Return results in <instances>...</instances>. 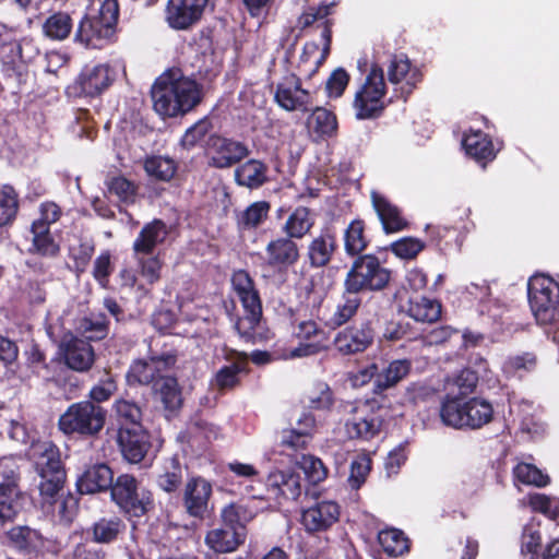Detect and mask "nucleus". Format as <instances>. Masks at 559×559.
Instances as JSON below:
<instances>
[{
	"label": "nucleus",
	"instance_id": "nucleus-1",
	"mask_svg": "<svg viewBox=\"0 0 559 559\" xmlns=\"http://www.w3.org/2000/svg\"><path fill=\"white\" fill-rule=\"evenodd\" d=\"M154 110L162 117H176L193 109L201 102L198 83L179 69L160 74L151 90Z\"/></svg>",
	"mask_w": 559,
	"mask_h": 559
},
{
	"label": "nucleus",
	"instance_id": "nucleus-2",
	"mask_svg": "<svg viewBox=\"0 0 559 559\" xmlns=\"http://www.w3.org/2000/svg\"><path fill=\"white\" fill-rule=\"evenodd\" d=\"M391 272L381 265L373 254L357 257L344 278V287L348 292H377L389 284Z\"/></svg>",
	"mask_w": 559,
	"mask_h": 559
},
{
	"label": "nucleus",
	"instance_id": "nucleus-3",
	"mask_svg": "<svg viewBox=\"0 0 559 559\" xmlns=\"http://www.w3.org/2000/svg\"><path fill=\"white\" fill-rule=\"evenodd\" d=\"M106 411L91 401L71 404L59 417L58 427L64 435L95 436L105 425Z\"/></svg>",
	"mask_w": 559,
	"mask_h": 559
},
{
	"label": "nucleus",
	"instance_id": "nucleus-4",
	"mask_svg": "<svg viewBox=\"0 0 559 559\" xmlns=\"http://www.w3.org/2000/svg\"><path fill=\"white\" fill-rule=\"evenodd\" d=\"M31 456L40 477V495L53 497L62 488L66 478L58 449L49 442L36 443L32 447Z\"/></svg>",
	"mask_w": 559,
	"mask_h": 559
},
{
	"label": "nucleus",
	"instance_id": "nucleus-5",
	"mask_svg": "<svg viewBox=\"0 0 559 559\" xmlns=\"http://www.w3.org/2000/svg\"><path fill=\"white\" fill-rule=\"evenodd\" d=\"M118 14V2L105 0L97 15L82 19L75 33V40L90 48L103 47L114 34Z\"/></svg>",
	"mask_w": 559,
	"mask_h": 559
},
{
	"label": "nucleus",
	"instance_id": "nucleus-6",
	"mask_svg": "<svg viewBox=\"0 0 559 559\" xmlns=\"http://www.w3.org/2000/svg\"><path fill=\"white\" fill-rule=\"evenodd\" d=\"M392 100H385V82L383 69L373 64L364 84L356 92L353 107L357 119H372L381 115Z\"/></svg>",
	"mask_w": 559,
	"mask_h": 559
},
{
	"label": "nucleus",
	"instance_id": "nucleus-7",
	"mask_svg": "<svg viewBox=\"0 0 559 559\" xmlns=\"http://www.w3.org/2000/svg\"><path fill=\"white\" fill-rule=\"evenodd\" d=\"M558 284L545 275H534L527 283L528 300L537 322L542 325H554L559 311L557 308L559 293Z\"/></svg>",
	"mask_w": 559,
	"mask_h": 559
},
{
	"label": "nucleus",
	"instance_id": "nucleus-8",
	"mask_svg": "<svg viewBox=\"0 0 559 559\" xmlns=\"http://www.w3.org/2000/svg\"><path fill=\"white\" fill-rule=\"evenodd\" d=\"M111 500L126 513L142 516L153 507L150 490L140 489L133 475L120 474L110 487Z\"/></svg>",
	"mask_w": 559,
	"mask_h": 559
},
{
	"label": "nucleus",
	"instance_id": "nucleus-9",
	"mask_svg": "<svg viewBox=\"0 0 559 559\" xmlns=\"http://www.w3.org/2000/svg\"><path fill=\"white\" fill-rule=\"evenodd\" d=\"M176 361L177 358L171 353L135 360L127 373L128 383L131 385H152L153 389L159 377H166L164 372L175 366Z\"/></svg>",
	"mask_w": 559,
	"mask_h": 559
},
{
	"label": "nucleus",
	"instance_id": "nucleus-10",
	"mask_svg": "<svg viewBox=\"0 0 559 559\" xmlns=\"http://www.w3.org/2000/svg\"><path fill=\"white\" fill-rule=\"evenodd\" d=\"M389 82L395 86L396 97L404 100L421 81V73L405 56H393L386 67Z\"/></svg>",
	"mask_w": 559,
	"mask_h": 559
},
{
	"label": "nucleus",
	"instance_id": "nucleus-11",
	"mask_svg": "<svg viewBox=\"0 0 559 559\" xmlns=\"http://www.w3.org/2000/svg\"><path fill=\"white\" fill-rule=\"evenodd\" d=\"M207 3L209 0H168L165 21L173 29H188L201 19Z\"/></svg>",
	"mask_w": 559,
	"mask_h": 559
},
{
	"label": "nucleus",
	"instance_id": "nucleus-12",
	"mask_svg": "<svg viewBox=\"0 0 559 559\" xmlns=\"http://www.w3.org/2000/svg\"><path fill=\"white\" fill-rule=\"evenodd\" d=\"M118 445L123 459L130 464H139L151 450L150 435L142 426L120 427Z\"/></svg>",
	"mask_w": 559,
	"mask_h": 559
},
{
	"label": "nucleus",
	"instance_id": "nucleus-13",
	"mask_svg": "<svg viewBox=\"0 0 559 559\" xmlns=\"http://www.w3.org/2000/svg\"><path fill=\"white\" fill-rule=\"evenodd\" d=\"M212 485L202 477L188 479L182 492V502L186 512L197 519H204L210 512Z\"/></svg>",
	"mask_w": 559,
	"mask_h": 559
},
{
	"label": "nucleus",
	"instance_id": "nucleus-14",
	"mask_svg": "<svg viewBox=\"0 0 559 559\" xmlns=\"http://www.w3.org/2000/svg\"><path fill=\"white\" fill-rule=\"evenodd\" d=\"M207 146L211 165L216 168L231 167L249 154V150L243 143L218 135H212Z\"/></svg>",
	"mask_w": 559,
	"mask_h": 559
},
{
	"label": "nucleus",
	"instance_id": "nucleus-15",
	"mask_svg": "<svg viewBox=\"0 0 559 559\" xmlns=\"http://www.w3.org/2000/svg\"><path fill=\"white\" fill-rule=\"evenodd\" d=\"M274 98L286 111H307L312 104L309 92L301 88L300 80L295 75L286 76L277 85Z\"/></svg>",
	"mask_w": 559,
	"mask_h": 559
},
{
	"label": "nucleus",
	"instance_id": "nucleus-16",
	"mask_svg": "<svg viewBox=\"0 0 559 559\" xmlns=\"http://www.w3.org/2000/svg\"><path fill=\"white\" fill-rule=\"evenodd\" d=\"M372 341V329L368 323H361L340 331L334 337V346L342 355H354L368 348Z\"/></svg>",
	"mask_w": 559,
	"mask_h": 559
},
{
	"label": "nucleus",
	"instance_id": "nucleus-17",
	"mask_svg": "<svg viewBox=\"0 0 559 559\" xmlns=\"http://www.w3.org/2000/svg\"><path fill=\"white\" fill-rule=\"evenodd\" d=\"M60 349L66 365L75 371H86L94 362V350L91 344L72 334L63 336Z\"/></svg>",
	"mask_w": 559,
	"mask_h": 559
},
{
	"label": "nucleus",
	"instance_id": "nucleus-18",
	"mask_svg": "<svg viewBox=\"0 0 559 559\" xmlns=\"http://www.w3.org/2000/svg\"><path fill=\"white\" fill-rule=\"evenodd\" d=\"M111 83L109 68L105 64L85 67L70 87L78 95L97 96Z\"/></svg>",
	"mask_w": 559,
	"mask_h": 559
},
{
	"label": "nucleus",
	"instance_id": "nucleus-19",
	"mask_svg": "<svg viewBox=\"0 0 559 559\" xmlns=\"http://www.w3.org/2000/svg\"><path fill=\"white\" fill-rule=\"evenodd\" d=\"M353 416L346 420L345 427L350 438L370 439L374 437L381 426L378 416L369 412L367 404L349 405Z\"/></svg>",
	"mask_w": 559,
	"mask_h": 559
},
{
	"label": "nucleus",
	"instance_id": "nucleus-20",
	"mask_svg": "<svg viewBox=\"0 0 559 559\" xmlns=\"http://www.w3.org/2000/svg\"><path fill=\"white\" fill-rule=\"evenodd\" d=\"M340 516L336 502L324 500L304 510L301 523L308 532H320L333 525Z\"/></svg>",
	"mask_w": 559,
	"mask_h": 559
},
{
	"label": "nucleus",
	"instance_id": "nucleus-21",
	"mask_svg": "<svg viewBox=\"0 0 559 559\" xmlns=\"http://www.w3.org/2000/svg\"><path fill=\"white\" fill-rule=\"evenodd\" d=\"M337 249L335 234L331 229H323L313 237L307 246V258L312 267L328 265Z\"/></svg>",
	"mask_w": 559,
	"mask_h": 559
},
{
	"label": "nucleus",
	"instance_id": "nucleus-22",
	"mask_svg": "<svg viewBox=\"0 0 559 559\" xmlns=\"http://www.w3.org/2000/svg\"><path fill=\"white\" fill-rule=\"evenodd\" d=\"M24 496L15 476L5 478L0 484V521H13L22 510Z\"/></svg>",
	"mask_w": 559,
	"mask_h": 559
},
{
	"label": "nucleus",
	"instance_id": "nucleus-23",
	"mask_svg": "<svg viewBox=\"0 0 559 559\" xmlns=\"http://www.w3.org/2000/svg\"><path fill=\"white\" fill-rule=\"evenodd\" d=\"M266 261L273 267H288L299 259V249L294 239L278 237L271 240L266 248Z\"/></svg>",
	"mask_w": 559,
	"mask_h": 559
},
{
	"label": "nucleus",
	"instance_id": "nucleus-24",
	"mask_svg": "<svg viewBox=\"0 0 559 559\" xmlns=\"http://www.w3.org/2000/svg\"><path fill=\"white\" fill-rule=\"evenodd\" d=\"M266 487L276 497L296 500L302 490L300 476L293 471H272L266 478Z\"/></svg>",
	"mask_w": 559,
	"mask_h": 559
},
{
	"label": "nucleus",
	"instance_id": "nucleus-25",
	"mask_svg": "<svg viewBox=\"0 0 559 559\" xmlns=\"http://www.w3.org/2000/svg\"><path fill=\"white\" fill-rule=\"evenodd\" d=\"M127 530L124 521L118 515H104L97 519L87 530V534L96 544L115 543Z\"/></svg>",
	"mask_w": 559,
	"mask_h": 559
},
{
	"label": "nucleus",
	"instance_id": "nucleus-26",
	"mask_svg": "<svg viewBox=\"0 0 559 559\" xmlns=\"http://www.w3.org/2000/svg\"><path fill=\"white\" fill-rule=\"evenodd\" d=\"M168 235L166 224L160 219H154L145 224L133 242L135 254H151L153 250L163 243Z\"/></svg>",
	"mask_w": 559,
	"mask_h": 559
},
{
	"label": "nucleus",
	"instance_id": "nucleus-27",
	"mask_svg": "<svg viewBox=\"0 0 559 559\" xmlns=\"http://www.w3.org/2000/svg\"><path fill=\"white\" fill-rule=\"evenodd\" d=\"M114 474L106 464H96L87 468L78 480L81 493H95L110 489Z\"/></svg>",
	"mask_w": 559,
	"mask_h": 559
},
{
	"label": "nucleus",
	"instance_id": "nucleus-28",
	"mask_svg": "<svg viewBox=\"0 0 559 559\" xmlns=\"http://www.w3.org/2000/svg\"><path fill=\"white\" fill-rule=\"evenodd\" d=\"M152 392L154 399L163 405L166 412L174 413L182 405L181 390L177 379L174 377H159Z\"/></svg>",
	"mask_w": 559,
	"mask_h": 559
},
{
	"label": "nucleus",
	"instance_id": "nucleus-29",
	"mask_svg": "<svg viewBox=\"0 0 559 559\" xmlns=\"http://www.w3.org/2000/svg\"><path fill=\"white\" fill-rule=\"evenodd\" d=\"M371 201L385 233H396L407 226L406 221L401 216L400 210L383 195L372 192Z\"/></svg>",
	"mask_w": 559,
	"mask_h": 559
},
{
	"label": "nucleus",
	"instance_id": "nucleus-30",
	"mask_svg": "<svg viewBox=\"0 0 559 559\" xmlns=\"http://www.w3.org/2000/svg\"><path fill=\"white\" fill-rule=\"evenodd\" d=\"M316 224V214L306 206H297L286 218L282 230L292 239H301Z\"/></svg>",
	"mask_w": 559,
	"mask_h": 559
},
{
	"label": "nucleus",
	"instance_id": "nucleus-31",
	"mask_svg": "<svg viewBox=\"0 0 559 559\" xmlns=\"http://www.w3.org/2000/svg\"><path fill=\"white\" fill-rule=\"evenodd\" d=\"M246 533L227 527L214 528L205 536L206 545L215 552H231L243 543Z\"/></svg>",
	"mask_w": 559,
	"mask_h": 559
},
{
	"label": "nucleus",
	"instance_id": "nucleus-32",
	"mask_svg": "<svg viewBox=\"0 0 559 559\" xmlns=\"http://www.w3.org/2000/svg\"><path fill=\"white\" fill-rule=\"evenodd\" d=\"M369 243L362 219H353L343 231L344 251L349 257L360 255Z\"/></svg>",
	"mask_w": 559,
	"mask_h": 559
},
{
	"label": "nucleus",
	"instance_id": "nucleus-33",
	"mask_svg": "<svg viewBox=\"0 0 559 559\" xmlns=\"http://www.w3.org/2000/svg\"><path fill=\"white\" fill-rule=\"evenodd\" d=\"M407 314L418 322H435L440 318L441 305L432 299L415 296L409 297Z\"/></svg>",
	"mask_w": 559,
	"mask_h": 559
},
{
	"label": "nucleus",
	"instance_id": "nucleus-34",
	"mask_svg": "<svg viewBox=\"0 0 559 559\" xmlns=\"http://www.w3.org/2000/svg\"><path fill=\"white\" fill-rule=\"evenodd\" d=\"M361 305V297L356 292H348L344 287L341 301L336 305L329 323L333 326H341L348 322Z\"/></svg>",
	"mask_w": 559,
	"mask_h": 559
},
{
	"label": "nucleus",
	"instance_id": "nucleus-35",
	"mask_svg": "<svg viewBox=\"0 0 559 559\" xmlns=\"http://www.w3.org/2000/svg\"><path fill=\"white\" fill-rule=\"evenodd\" d=\"M235 179L239 186L258 188L266 180V166L257 159H250L235 170Z\"/></svg>",
	"mask_w": 559,
	"mask_h": 559
},
{
	"label": "nucleus",
	"instance_id": "nucleus-36",
	"mask_svg": "<svg viewBox=\"0 0 559 559\" xmlns=\"http://www.w3.org/2000/svg\"><path fill=\"white\" fill-rule=\"evenodd\" d=\"M465 401L459 396H445L440 407V418L449 427L465 428Z\"/></svg>",
	"mask_w": 559,
	"mask_h": 559
},
{
	"label": "nucleus",
	"instance_id": "nucleus-37",
	"mask_svg": "<svg viewBox=\"0 0 559 559\" xmlns=\"http://www.w3.org/2000/svg\"><path fill=\"white\" fill-rule=\"evenodd\" d=\"M465 428L472 429H477L488 424L493 414L491 404L477 397L465 401Z\"/></svg>",
	"mask_w": 559,
	"mask_h": 559
},
{
	"label": "nucleus",
	"instance_id": "nucleus-38",
	"mask_svg": "<svg viewBox=\"0 0 559 559\" xmlns=\"http://www.w3.org/2000/svg\"><path fill=\"white\" fill-rule=\"evenodd\" d=\"M231 284L242 307L261 306L259 294L254 288L251 277L246 271L239 270L234 272L231 276Z\"/></svg>",
	"mask_w": 559,
	"mask_h": 559
},
{
	"label": "nucleus",
	"instance_id": "nucleus-39",
	"mask_svg": "<svg viewBox=\"0 0 559 559\" xmlns=\"http://www.w3.org/2000/svg\"><path fill=\"white\" fill-rule=\"evenodd\" d=\"M307 128L319 138L331 136L337 128L336 117L328 109L317 107L307 119Z\"/></svg>",
	"mask_w": 559,
	"mask_h": 559
},
{
	"label": "nucleus",
	"instance_id": "nucleus-40",
	"mask_svg": "<svg viewBox=\"0 0 559 559\" xmlns=\"http://www.w3.org/2000/svg\"><path fill=\"white\" fill-rule=\"evenodd\" d=\"M411 370V361L397 359L391 361L376 378V386L380 391L394 386L404 379Z\"/></svg>",
	"mask_w": 559,
	"mask_h": 559
},
{
	"label": "nucleus",
	"instance_id": "nucleus-41",
	"mask_svg": "<svg viewBox=\"0 0 559 559\" xmlns=\"http://www.w3.org/2000/svg\"><path fill=\"white\" fill-rule=\"evenodd\" d=\"M7 535L11 546L21 551H33L41 542L39 533L29 526H14Z\"/></svg>",
	"mask_w": 559,
	"mask_h": 559
},
{
	"label": "nucleus",
	"instance_id": "nucleus-42",
	"mask_svg": "<svg viewBox=\"0 0 559 559\" xmlns=\"http://www.w3.org/2000/svg\"><path fill=\"white\" fill-rule=\"evenodd\" d=\"M466 153L477 160H488L495 157L493 146L481 132L466 134L463 139Z\"/></svg>",
	"mask_w": 559,
	"mask_h": 559
},
{
	"label": "nucleus",
	"instance_id": "nucleus-43",
	"mask_svg": "<svg viewBox=\"0 0 559 559\" xmlns=\"http://www.w3.org/2000/svg\"><path fill=\"white\" fill-rule=\"evenodd\" d=\"M243 314L238 318L235 328L239 335L246 341H254L255 330L262 317V306L242 307Z\"/></svg>",
	"mask_w": 559,
	"mask_h": 559
},
{
	"label": "nucleus",
	"instance_id": "nucleus-44",
	"mask_svg": "<svg viewBox=\"0 0 559 559\" xmlns=\"http://www.w3.org/2000/svg\"><path fill=\"white\" fill-rule=\"evenodd\" d=\"M145 173L160 181H169L177 171L176 162L166 156H151L144 162Z\"/></svg>",
	"mask_w": 559,
	"mask_h": 559
},
{
	"label": "nucleus",
	"instance_id": "nucleus-45",
	"mask_svg": "<svg viewBox=\"0 0 559 559\" xmlns=\"http://www.w3.org/2000/svg\"><path fill=\"white\" fill-rule=\"evenodd\" d=\"M43 29L47 37L63 40L71 33L72 20L66 12H56L45 21Z\"/></svg>",
	"mask_w": 559,
	"mask_h": 559
},
{
	"label": "nucleus",
	"instance_id": "nucleus-46",
	"mask_svg": "<svg viewBox=\"0 0 559 559\" xmlns=\"http://www.w3.org/2000/svg\"><path fill=\"white\" fill-rule=\"evenodd\" d=\"M378 540L383 550L390 556H401L408 550V539L403 532L395 528L381 531Z\"/></svg>",
	"mask_w": 559,
	"mask_h": 559
},
{
	"label": "nucleus",
	"instance_id": "nucleus-47",
	"mask_svg": "<svg viewBox=\"0 0 559 559\" xmlns=\"http://www.w3.org/2000/svg\"><path fill=\"white\" fill-rule=\"evenodd\" d=\"M515 479L527 486L545 487L549 484V476L536 465L521 462L513 468Z\"/></svg>",
	"mask_w": 559,
	"mask_h": 559
},
{
	"label": "nucleus",
	"instance_id": "nucleus-48",
	"mask_svg": "<svg viewBox=\"0 0 559 559\" xmlns=\"http://www.w3.org/2000/svg\"><path fill=\"white\" fill-rule=\"evenodd\" d=\"M477 381L478 378L474 371L464 369L460 371L453 379L448 381L447 389L449 392L447 396H459L463 399L474 391Z\"/></svg>",
	"mask_w": 559,
	"mask_h": 559
},
{
	"label": "nucleus",
	"instance_id": "nucleus-49",
	"mask_svg": "<svg viewBox=\"0 0 559 559\" xmlns=\"http://www.w3.org/2000/svg\"><path fill=\"white\" fill-rule=\"evenodd\" d=\"M305 400L309 408L318 411H328L334 404L332 390L323 382L312 385L307 391Z\"/></svg>",
	"mask_w": 559,
	"mask_h": 559
},
{
	"label": "nucleus",
	"instance_id": "nucleus-50",
	"mask_svg": "<svg viewBox=\"0 0 559 559\" xmlns=\"http://www.w3.org/2000/svg\"><path fill=\"white\" fill-rule=\"evenodd\" d=\"M270 204L265 201H258L250 204L238 217V225L241 229H252L261 225L267 217Z\"/></svg>",
	"mask_w": 559,
	"mask_h": 559
},
{
	"label": "nucleus",
	"instance_id": "nucleus-51",
	"mask_svg": "<svg viewBox=\"0 0 559 559\" xmlns=\"http://www.w3.org/2000/svg\"><path fill=\"white\" fill-rule=\"evenodd\" d=\"M33 246L36 252L43 255H55L59 248L49 235V227L45 223H33Z\"/></svg>",
	"mask_w": 559,
	"mask_h": 559
},
{
	"label": "nucleus",
	"instance_id": "nucleus-52",
	"mask_svg": "<svg viewBox=\"0 0 559 559\" xmlns=\"http://www.w3.org/2000/svg\"><path fill=\"white\" fill-rule=\"evenodd\" d=\"M17 197L14 189L3 186L0 189V226L10 224L17 213Z\"/></svg>",
	"mask_w": 559,
	"mask_h": 559
},
{
	"label": "nucleus",
	"instance_id": "nucleus-53",
	"mask_svg": "<svg viewBox=\"0 0 559 559\" xmlns=\"http://www.w3.org/2000/svg\"><path fill=\"white\" fill-rule=\"evenodd\" d=\"M114 409L122 425L141 426L142 411L136 403L120 399L115 402Z\"/></svg>",
	"mask_w": 559,
	"mask_h": 559
},
{
	"label": "nucleus",
	"instance_id": "nucleus-54",
	"mask_svg": "<svg viewBox=\"0 0 559 559\" xmlns=\"http://www.w3.org/2000/svg\"><path fill=\"white\" fill-rule=\"evenodd\" d=\"M242 370L241 364L234 362L229 366H225L221 368L215 378L212 380V386L216 388L219 391L230 390L235 388L238 382V373Z\"/></svg>",
	"mask_w": 559,
	"mask_h": 559
},
{
	"label": "nucleus",
	"instance_id": "nucleus-55",
	"mask_svg": "<svg viewBox=\"0 0 559 559\" xmlns=\"http://www.w3.org/2000/svg\"><path fill=\"white\" fill-rule=\"evenodd\" d=\"M297 464L312 484H318L326 478L328 469L322 461L316 456L302 455Z\"/></svg>",
	"mask_w": 559,
	"mask_h": 559
},
{
	"label": "nucleus",
	"instance_id": "nucleus-56",
	"mask_svg": "<svg viewBox=\"0 0 559 559\" xmlns=\"http://www.w3.org/2000/svg\"><path fill=\"white\" fill-rule=\"evenodd\" d=\"M425 243L413 237L401 238L391 243V251L399 258L411 260L417 257V254L424 249Z\"/></svg>",
	"mask_w": 559,
	"mask_h": 559
},
{
	"label": "nucleus",
	"instance_id": "nucleus-57",
	"mask_svg": "<svg viewBox=\"0 0 559 559\" xmlns=\"http://www.w3.org/2000/svg\"><path fill=\"white\" fill-rule=\"evenodd\" d=\"M136 263L141 277L147 285L152 286L160 278L163 263L158 257L138 258Z\"/></svg>",
	"mask_w": 559,
	"mask_h": 559
},
{
	"label": "nucleus",
	"instance_id": "nucleus-58",
	"mask_svg": "<svg viewBox=\"0 0 559 559\" xmlns=\"http://www.w3.org/2000/svg\"><path fill=\"white\" fill-rule=\"evenodd\" d=\"M371 468V461L367 456H359L350 464L348 483L353 489H358L365 483Z\"/></svg>",
	"mask_w": 559,
	"mask_h": 559
},
{
	"label": "nucleus",
	"instance_id": "nucleus-59",
	"mask_svg": "<svg viewBox=\"0 0 559 559\" xmlns=\"http://www.w3.org/2000/svg\"><path fill=\"white\" fill-rule=\"evenodd\" d=\"M108 191L123 202H131L135 195L134 185L124 177H114L107 182Z\"/></svg>",
	"mask_w": 559,
	"mask_h": 559
},
{
	"label": "nucleus",
	"instance_id": "nucleus-60",
	"mask_svg": "<svg viewBox=\"0 0 559 559\" xmlns=\"http://www.w3.org/2000/svg\"><path fill=\"white\" fill-rule=\"evenodd\" d=\"M116 391V380L114 377L106 373L105 377L91 389L88 396L93 402L102 403L109 400Z\"/></svg>",
	"mask_w": 559,
	"mask_h": 559
},
{
	"label": "nucleus",
	"instance_id": "nucleus-61",
	"mask_svg": "<svg viewBox=\"0 0 559 559\" xmlns=\"http://www.w3.org/2000/svg\"><path fill=\"white\" fill-rule=\"evenodd\" d=\"M225 527L233 530H241L245 532L242 522L246 519V510L243 507L235 503L226 506L221 513Z\"/></svg>",
	"mask_w": 559,
	"mask_h": 559
},
{
	"label": "nucleus",
	"instance_id": "nucleus-62",
	"mask_svg": "<svg viewBox=\"0 0 559 559\" xmlns=\"http://www.w3.org/2000/svg\"><path fill=\"white\" fill-rule=\"evenodd\" d=\"M80 330L90 340H102L107 335V323L103 317L84 318L80 322Z\"/></svg>",
	"mask_w": 559,
	"mask_h": 559
},
{
	"label": "nucleus",
	"instance_id": "nucleus-63",
	"mask_svg": "<svg viewBox=\"0 0 559 559\" xmlns=\"http://www.w3.org/2000/svg\"><path fill=\"white\" fill-rule=\"evenodd\" d=\"M212 124L210 120H199L186 131L181 139V143L187 147L197 145L205 138V135L210 132Z\"/></svg>",
	"mask_w": 559,
	"mask_h": 559
},
{
	"label": "nucleus",
	"instance_id": "nucleus-64",
	"mask_svg": "<svg viewBox=\"0 0 559 559\" xmlns=\"http://www.w3.org/2000/svg\"><path fill=\"white\" fill-rule=\"evenodd\" d=\"M310 441L306 432H300L296 428L284 429L281 432V444L294 451L306 449Z\"/></svg>",
	"mask_w": 559,
	"mask_h": 559
}]
</instances>
